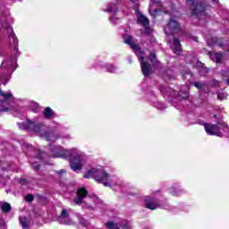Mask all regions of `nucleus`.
<instances>
[{
  "mask_svg": "<svg viewBox=\"0 0 229 229\" xmlns=\"http://www.w3.org/2000/svg\"><path fill=\"white\" fill-rule=\"evenodd\" d=\"M17 69V57L13 56L9 61H4L0 67V85L12 78V72ZM13 110V96L12 93L0 89V112H12Z\"/></svg>",
  "mask_w": 229,
  "mask_h": 229,
  "instance_id": "f257e3e1",
  "label": "nucleus"
},
{
  "mask_svg": "<svg viewBox=\"0 0 229 229\" xmlns=\"http://www.w3.org/2000/svg\"><path fill=\"white\" fill-rule=\"evenodd\" d=\"M49 150V157L54 158H70V167L72 171H81L87 164V157L78 148L65 149L60 145H50Z\"/></svg>",
  "mask_w": 229,
  "mask_h": 229,
  "instance_id": "f03ea898",
  "label": "nucleus"
},
{
  "mask_svg": "<svg viewBox=\"0 0 229 229\" xmlns=\"http://www.w3.org/2000/svg\"><path fill=\"white\" fill-rule=\"evenodd\" d=\"M123 38L124 44L130 46L132 51L138 56L143 75L149 76V74L153 72V65L157 64V55H155V53L150 54V57L148 61V59L146 58V54L142 52L140 48H139V46L136 45L137 39L130 35H123Z\"/></svg>",
  "mask_w": 229,
  "mask_h": 229,
  "instance_id": "7ed1b4c3",
  "label": "nucleus"
},
{
  "mask_svg": "<svg viewBox=\"0 0 229 229\" xmlns=\"http://www.w3.org/2000/svg\"><path fill=\"white\" fill-rule=\"evenodd\" d=\"M84 178H93L98 183H103L105 187H115L121 185L117 177L110 175L105 167L101 165H95L90 170H89L85 174Z\"/></svg>",
  "mask_w": 229,
  "mask_h": 229,
  "instance_id": "20e7f679",
  "label": "nucleus"
},
{
  "mask_svg": "<svg viewBox=\"0 0 229 229\" xmlns=\"http://www.w3.org/2000/svg\"><path fill=\"white\" fill-rule=\"evenodd\" d=\"M20 130H30V131H35V133H38L41 137H44L46 140L49 142H56L58 139V135L54 132H46L47 127L45 125L36 123L35 122H31L28 120L26 123H18Z\"/></svg>",
  "mask_w": 229,
  "mask_h": 229,
  "instance_id": "39448f33",
  "label": "nucleus"
},
{
  "mask_svg": "<svg viewBox=\"0 0 229 229\" xmlns=\"http://www.w3.org/2000/svg\"><path fill=\"white\" fill-rule=\"evenodd\" d=\"M187 4H189L190 9L191 10L192 15H196L199 21L207 19V4H205V2L187 0Z\"/></svg>",
  "mask_w": 229,
  "mask_h": 229,
  "instance_id": "423d86ee",
  "label": "nucleus"
},
{
  "mask_svg": "<svg viewBox=\"0 0 229 229\" xmlns=\"http://www.w3.org/2000/svg\"><path fill=\"white\" fill-rule=\"evenodd\" d=\"M131 3H132V7L136 12V17L138 21V24H140V26H143L145 28V33L148 35L150 33L149 30V19L146 17L140 11H139V0H131Z\"/></svg>",
  "mask_w": 229,
  "mask_h": 229,
  "instance_id": "0eeeda50",
  "label": "nucleus"
},
{
  "mask_svg": "<svg viewBox=\"0 0 229 229\" xmlns=\"http://www.w3.org/2000/svg\"><path fill=\"white\" fill-rule=\"evenodd\" d=\"M204 128L208 135H216V137H223V132H221V130L226 128V125L221 123H218L217 125L206 123L204 124Z\"/></svg>",
  "mask_w": 229,
  "mask_h": 229,
  "instance_id": "6e6552de",
  "label": "nucleus"
},
{
  "mask_svg": "<svg viewBox=\"0 0 229 229\" xmlns=\"http://www.w3.org/2000/svg\"><path fill=\"white\" fill-rule=\"evenodd\" d=\"M180 31H182L180 23L171 18L169 23L165 27V35H178Z\"/></svg>",
  "mask_w": 229,
  "mask_h": 229,
  "instance_id": "1a4fd4ad",
  "label": "nucleus"
},
{
  "mask_svg": "<svg viewBox=\"0 0 229 229\" xmlns=\"http://www.w3.org/2000/svg\"><path fill=\"white\" fill-rule=\"evenodd\" d=\"M4 28H7V33H9L10 44H13L15 50L17 51V44H19V39L15 37V33H13V29L8 26L7 24L2 23Z\"/></svg>",
  "mask_w": 229,
  "mask_h": 229,
  "instance_id": "9d476101",
  "label": "nucleus"
},
{
  "mask_svg": "<svg viewBox=\"0 0 229 229\" xmlns=\"http://www.w3.org/2000/svg\"><path fill=\"white\" fill-rule=\"evenodd\" d=\"M156 6H162V4H160V0H152L149 4V13L150 15H152V17H157V14L158 13V12H160V9L155 8Z\"/></svg>",
  "mask_w": 229,
  "mask_h": 229,
  "instance_id": "9b49d317",
  "label": "nucleus"
},
{
  "mask_svg": "<svg viewBox=\"0 0 229 229\" xmlns=\"http://www.w3.org/2000/svg\"><path fill=\"white\" fill-rule=\"evenodd\" d=\"M170 47L175 55H180L182 53V44L176 38H174L173 41L170 42Z\"/></svg>",
  "mask_w": 229,
  "mask_h": 229,
  "instance_id": "f8f14e48",
  "label": "nucleus"
},
{
  "mask_svg": "<svg viewBox=\"0 0 229 229\" xmlns=\"http://www.w3.org/2000/svg\"><path fill=\"white\" fill-rule=\"evenodd\" d=\"M88 191L85 188H81L77 191V198L74 199L73 203L75 205H80L83 202V199L87 197Z\"/></svg>",
  "mask_w": 229,
  "mask_h": 229,
  "instance_id": "ddd939ff",
  "label": "nucleus"
},
{
  "mask_svg": "<svg viewBox=\"0 0 229 229\" xmlns=\"http://www.w3.org/2000/svg\"><path fill=\"white\" fill-rule=\"evenodd\" d=\"M158 207H159V204L157 200L149 198L145 199V208H148V210H157Z\"/></svg>",
  "mask_w": 229,
  "mask_h": 229,
  "instance_id": "4468645a",
  "label": "nucleus"
},
{
  "mask_svg": "<svg viewBox=\"0 0 229 229\" xmlns=\"http://www.w3.org/2000/svg\"><path fill=\"white\" fill-rule=\"evenodd\" d=\"M118 10H119V1L114 0L107 5V8L105 9L104 12H108L109 13H117Z\"/></svg>",
  "mask_w": 229,
  "mask_h": 229,
  "instance_id": "2eb2a0df",
  "label": "nucleus"
},
{
  "mask_svg": "<svg viewBox=\"0 0 229 229\" xmlns=\"http://www.w3.org/2000/svg\"><path fill=\"white\" fill-rule=\"evenodd\" d=\"M209 58H211V60L213 62H216V64H221V62L223 61V54L216 53V52H210L209 53Z\"/></svg>",
  "mask_w": 229,
  "mask_h": 229,
  "instance_id": "dca6fc26",
  "label": "nucleus"
},
{
  "mask_svg": "<svg viewBox=\"0 0 229 229\" xmlns=\"http://www.w3.org/2000/svg\"><path fill=\"white\" fill-rule=\"evenodd\" d=\"M106 227L107 229H128V225L120 226L117 224H114V222H107L106 224Z\"/></svg>",
  "mask_w": 229,
  "mask_h": 229,
  "instance_id": "f3484780",
  "label": "nucleus"
},
{
  "mask_svg": "<svg viewBox=\"0 0 229 229\" xmlns=\"http://www.w3.org/2000/svg\"><path fill=\"white\" fill-rule=\"evenodd\" d=\"M43 115L46 119H51L55 116V112H53V109H51V107H47L43 112Z\"/></svg>",
  "mask_w": 229,
  "mask_h": 229,
  "instance_id": "a211bd4d",
  "label": "nucleus"
},
{
  "mask_svg": "<svg viewBox=\"0 0 229 229\" xmlns=\"http://www.w3.org/2000/svg\"><path fill=\"white\" fill-rule=\"evenodd\" d=\"M20 224L23 229H28V226H30V222L26 216H20Z\"/></svg>",
  "mask_w": 229,
  "mask_h": 229,
  "instance_id": "6ab92c4d",
  "label": "nucleus"
},
{
  "mask_svg": "<svg viewBox=\"0 0 229 229\" xmlns=\"http://www.w3.org/2000/svg\"><path fill=\"white\" fill-rule=\"evenodd\" d=\"M182 192H183V190H182L181 188H171L170 189V193L172 194V196H180V194H182Z\"/></svg>",
  "mask_w": 229,
  "mask_h": 229,
  "instance_id": "aec40b11",
  "label": "nucleus"
},
{
  "mask_svg": "<svg viewBox=\"0 0 229 229\" xmlns=\"http://www.w3.org/2000/svg\"><path fill=\"white\" fill-rule=\"evenodd\" d=\"M197 67H199V73L200 74H207V72H208V69L203 67V64L201 62H197Z\"/></svg>",
  "mask_w": 229,
  "mask_h": 229,
  "instance_id": "412c9836",
  "label": "nucleus"
},
{
  "mask_svg": "<svg viewBox=\"0 0 229 229\" xmlns=\"http://www.w3.org/2000/svg\"><path fill=\"white\" fill-rule=\"evenodd\" d=\"M106 71L107 72H115L117 71V67L114 66V64H106Z\"/></svg>",
  "mask_w": 229,
  "mask_h": 229,
  "instance_id": "4be33fe9",
  "label": "nucleus"
},
{
  "mask_svg": "<svg viewBox=\"0 0 229 229\" xmlns=\"http://www.w3.org/2000/svg\"><path fill=\"white\" fill-rule=\"evenodd\" d=\"M1 209L4 211V212H10V210H12V206H10L9 203H4L2 206H1Z\"/></svg>",
  "mask_w": 229,
  "mask_h": 229,
  "instance_id": "5701e85b",
  "label": "nucleus"
},
{
  "mask_svg": "<svg viewBox=\"0 0 229 229\" xmlns=\"http://www.w3.org/2000/svg\"><path fill=\"white\" fill-rule=\"evenodd\" d=\"M194 87H196V89H198L199 90H203V89H205V83L201 81H197L194 82Z\"/></svg>",
  "mask_w": 229,
  "mask_h": 229,
  "instance_id": "b1692460",
  "label": "nucleus"
},
{
  "mask_svg": "<svg viewBox=\"0 0 229 229\" xmlns=\"http://www.w3.org/2000/svg\"><path fill=\"white\" fill-rule=\"evenodd\" d=\"M223 80L224 81H225L226 85H229V69H228V72H223Z\"/></svg>",
  "mask_w": 229,
  "mask_h": 229,
  "instance_id": "393cba45",
  "label": "nucleus"
},
{
  "mask_svg": "<svg viewBox=\"0 0 229 229\" xmlns=\"http://www.w3.org/2000/svg\"><path fill=\"white\" fill-rule=\"evenodd\" d=\"M155 106L157 108V110H165V105L161 102H157Z\"/></svg>",
  "mask_w": 229,
  "mask_h": 229,
  "instance_id": "a878e982",
  "label": "nucleus"
},
{
  "mask_svg": "<svg viewBox=\"0 0 229 229\" xmlns=\"http://www.w3.org/2000/svg\"><path fill=\"white\" fill-rule=\"evenodd\" d=\"M213 42H214V44H217V46H219L220 47H223V46H225V45H223V40L219 39L217 38H214Z\"/></svg>",
  "mask_w": 229,
  "mask_h": 229,
  "instance_id": "bb28decb",
  "label": "nucleus"
},
{
  "mask_svg": "<svg viewBox=\"0 0 229 229\" xmlns=\"http://www.w3.org/2000/svg\"><path fill=\"white\" fill-rule=\"evenodd\" d=\"M226 98H228L227 93L221 92L217 94V98L220 99L221 101H223V99H226Z\"/></svg>",
  "mask_w": 229,
  "mask_h": 229,
  "instance_id": "cd10ccee",
  "label": "nucleus"
},
{
  "mask_svg": "<svg viewBox=\"0 0 229 229\" xmlns=\"http://www.w3.org/2000/svg\"><path fill=\"white\" fill-rule=\"evenodd\" d=\"M69 215H67V209H63L60 219H67Z\"/></svg>",
  "mask_w": 229,
  "mask_h": 229,
  "instance_id": "c85d7f7f",
  "label": "nucleus"
},
{
  "mask_svg": "<svg viewBox=\"0 0 229 229\" xmlns=\"http://www.w3.org/2000/svg\"><path fill=\"white\" fill-rule=\"evenodd\" d=\"M33 199H34L33 195H27L25 197L26 201H33Z\"/></svg>",
  "mask_w": 229,
  "mask_h": 229,
  "instance_id": "c756f323",
  "label": "nucleus"
},
{
  "mask_svg": "<svg viewBox=\"0 0 229 229\" xmlns=\"http://www.w3.org/2000/svg\"><path fill=\"white\" fill-rule=\"evenodd\" d=\"M56 173H57L58 176H62V174H65V172L64 170H60Z\"/></svg>",
  "mask_w": 229,
  "mask_h": 229,
  "instance_id": "7c9ffc66",
  "label": "nucleus"
},
{
  "mask_svg": "<svg viewBox=\"0 0 229 229\" xmlns=\"http://www.w3.org/2000/svg\"><path fill=\"white\" fill-rule=\"evenodd\" d=\"M111 22H115V21H117V18H115L114 16L111 17L110 19Z\"/></svg>",
  "mask_w": 229,
  "mask_h": 229,
  "instance_id": "2f4dec72",
  "label": "nucleus"
},
{
  "mask_svg": "<svg viewBox=\"0 0 229 229\" xmlns=\"http://www.w3.org/2000/svg\"><path fill=\"white\" fill-rule=\"evenodd\" d=\"M178 99H187V93L184 94L182 98L178 97Z\"/></svg>",
  "mask_w": 229,
  "mask_h": 229,
  "instance_id": "473e14b6",
  "label": "nucleus"
},
{
  "mask_svg": "<svg viewBox=\"0 0 229 229\" xmlns=\"http://www.w3.org/2000/svg\"><path fill=\"white\" fill-rule=\"evenodd\" d=\"M33 105H34V106H35V109H34L33 111H34V112H37V109L38 108V104L34 103Z\"/></svg>",
  "mask_w": 229,
  "mask_h": 229,
  "instance_id": "72a5a7b5",
  "label": "nucleus"
},
{
  "mask_svg": "<svg viewBox=\"0 0 229 229\" xmlns=\"http://www.w3.org/2000/svg\"><path fill=\"white\" fill-rule=\"evenodd\" d=\"M32 167H33L34 169H38L39 166H38V165H37V164H33V165H32Z\"/></svg>",
  "mask_w": 229,
  "mask_h": 229,
  "instance_id": "f704fd0d",
  "label": "nucleus"
},
{
  "mask_svg": "<svg viewBox=\"0 0 229 229\" xmlns=\"http://www.w3.org/2000/svg\"><path fill=\"white\" fill-rule=\"evenodd\" d=\"M63 139H71V135H69V134L64 135V136H63Z\"/></svg>",
  "mask_w": 229,
  "mask_h": 229,
  "instance_id": "c9c22d12",
  "label": "nucleus"
},
{
  "mask_svg": "<svg viewBox=\"0 0 229 229\" xmlns=\"http://www.w3.org/2000/svg\"><path fill=\"white\" fill-rule=\"evenodd\" d=\"M213 85H219V81H217L216 80L213 81Z\"/></svg>",
  "mask_w": 229,
  "mask_h": 229,
  "instance_id": "e433bc0d",
  "label": "nucleus"
},
{
  "mask_svg": "<svg viewBox=\"0 0 229 229\" xmlns=\"http://www.w3.org/2000/svg\"><path fill=\"white\" fill-rule=\"evenodd\" d=\"M65 225H71V220H68L67 222H64Z\"/></svg>",
  "mask_w": 229,
  "mask_h": 229,
  "instance_id": "4c0bfd02",
  "label": "nucleus"
},
{
  "mask_svg": "<svg viewBox=\"0 0 229 229\" xmlns=\"http://www.w3.org/2000/svg\"><path fill=\"white\" fill-rule=\"evenodd\" d=\"M193 40H194L195 42H198V38L194 37V38H193Z\"/></svg>",
  "mask_w": 229,
  "mask_h": 229,
  "instance_id": "58836bf2",
  "label": "nucleus"
},
{
  "mask_svg": "<svg viewBox=\"0 0 229 229\" xmlns=\"http://www.w3.org/2000/svg\"><path fill=\"white\" fill-rule=\"evenodd\" d=\"M87 208H92V206L87 205Z\"/></svg>",
  "mask_w": 229,
  "mask_h": 229,
  "instance_id": "ea45409f",
  "label": "nucleus"
},
{
  "mask_svg": "<svg viewBox=\"0 0 229 229\" xmlns=\"http://www.w3.org/2000/svg\"><path fill=\"white\" fill-rule=\"evenodd\" d=\"M213 1V3H217V0H212Z\"/></svg>",
  "mask_w": 229,
  "mask_h": 229,
  "instance_id": "a19ab883",
  "label": "nucleus"
},
{
  "mask_svg": "<svg viewBox=\"0 0 229 229\" xmlns=\"http://www.w3.org/2000/svg\"><path fill=\"white\" fill-rule=\"evenodd\" d=\"M40 157H42V152L39 153Z\"/></svg>",
  "mask_w": 229,
  "mask_h": 229,
  "instance_id": "79ce46f5",
  "label": "nucleus"
}]
</instances>
